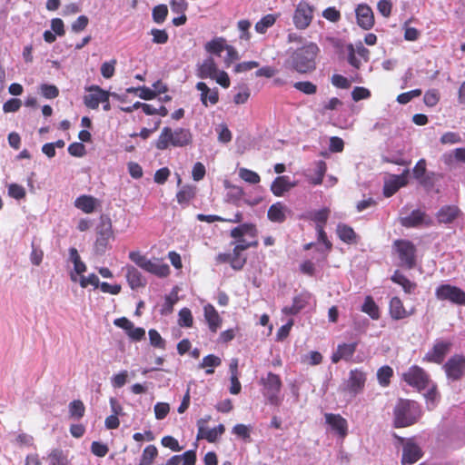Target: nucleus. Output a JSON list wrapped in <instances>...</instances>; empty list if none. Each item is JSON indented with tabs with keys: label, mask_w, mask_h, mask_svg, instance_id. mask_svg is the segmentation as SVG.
<instances>
[{
	"label": "nucleus",
	"mask_w": 465,
	"mask_h": 465,
	"mask_svg": "<svg viewBox=\"0 0 465 465\" xmlns=\"http://www.w3.org/2000/svg\"><path fill=\"white\" fill-rule=\"evenodd\" d=\"M238 174L241 179L251 184H257L261 181V177L256 172L244 167L239 169Z\"/></svg>",
	"instance_id": "42"
},
{
	"label": "nucleus",
	"mask_w": 465,
	"mask_h": 465,
	"mask_svg": "<svg viewBox=\"0 0 465 465\" xmlns=\"http://www.w3.org/2000/svg\"><path fill=\"white\" fill-rule=\"evenodd\" d=\"M329 213L330 210L328 208H323L312 213L311 219L316 223L315 227L325 226V223L329 217Z\"/></svg>",
	"instance_id": "44"
},
{
	"label": "nucleus",
	"mask_w": 465,
	"mask_h": 465,
	"mask_svg": "<svg viewBox=\"0 0 465 465\" xmlns=\"http://www.w3.org/2000/svg\"><path fill=\"white\" fill-rule=\"evenodd\" d=\"M393 374V371L390 366H382L377 371V378L381 386H387L390 379Z\"/></svg>",
	"instance_id": "48"
},
{
	"label": "nucleus",
	"mask_w": 465,
	"mask_h": 465,
	"mask_svg": "<svg viewBox=\"0 0 465 465\" xmlns=\"http://www.w3.org/2000/svg\"><path fill=\"white\" fill-rule=\"evenodd\" d=\"M325 422L331 430L341 438H344L348 433V422L346 419L340 414L325 413Z\"/></svg>",
	"instance_id": "18"
},
{
	"label": "nucleus",
	"mask_w": 465,
	"mask_h": 465,
	"mask_svg": "<svg viewBox=\"0 0 465 465\" xmlns=\"http://www.w3.org/2000/svg\"><path fill=\"white\" fill-rule=\"evenodd\" d=\"M326 170V163L323 161H318L316 163L315 175L310 179V182L314 185L321 184Z\"/></svg>",
	"instance_id": "47"
},
{
	"label": "nucleus",
	"mask_w": 465,
	"mask_h": 465,
	"mask_svg": "<svg viewBox=\"0 0 465 465\" xmlns=\"http://www.w3.org/2000/svg\"><path fill=\"white\" fill-rule=\"evenodd\" d=\"M393 248L400 259V265L411 269L416 263V247L407 240H396Z\"/></svg>",
	"instance_id": "5"
},
{
	"label": "nucleus",
	"mask_w": 465,
	"mask_h": 465,
	"mask_svg": "<svg viewBox=\"0 0 465 465\" xmlns=\"http://www.w3.org/2000/svg\"><path fill=\"white\" fill-rule=\"evenodd\" d=\"M365 381L366 374L362 371L358 369L351 370L348 379L341 384V391L353 398L362 391Z\"/></svg>",
	"instance_id": "7"
},
{
	"label": "nucleus",
	"mask_w": 465,
	"mask_h": 465,
	"mask_svg": "<svg viewBox=\"0 0 465 465\" xmlns=\"http://www.w3.org/2000/svg\"><path fill=\"white\" fill-rule=\"evenodd\" d=\"M79 283L82 288H86L89 284L93 285L94 288H98L100 281L97 275L91 273L88 276H81Z\"/></svg>",
	"instance_id": "57"
},
{
	"label": "nucleus",
	"mask_w": 465,
	"mask_h": 465,
	"mask_svg": "<svg viewBox=\"0 0 465 465\" xmlns=\"http://www.w3.org/2000/svg\"><path fill=\"white\" fill-rule=\"evenodd\" d=\"M443 370L449 380L458 381L465 374V356L452 355L443 365Z\"/></svg>",
	"instance_id": "10"
},
{
	"label": "nucleus",
	"mask_w": 465,
	"mask_h": 465,
	"mask_svg": "<svg viewBox=\"0 0 465 465\" xmlns=\"http://www.w3.org/2000/svg\"><path fill=\"white\" fill-rule=\"evenodd\" d=\"M461 142V137L458 133L447 132L440 137V143L442 144H454Z\"/></svg>",
	"instance_id": "56"
},
{
	"label": "nucleus",
	"mask_w": 465,
	"mask_h": 465,
	"mask_svg": "<svg viewBox=\"0 0 465 465\" xmlns=\"http://www.w3.org/2000/svg\"><path fill=\"white\" fill-rule=\"evenodd\" d=\"M8 195L15 200H21L25 197V189L17 183H10L7 186Z\"/></svg>",
	"instance_id": "51"
},
{
	"label": "nucleus",
	"mask_w": 465,
	"mask_h": 465,
	"mask_svg": "<svg viewBox=\"0 0 465 465\" xmlns=\"http://www.w3.org/2000/svg\"><path fill=\"white\" fill-rule=\"evenodd\" d=\"M361 311L367 313L371 319L377 320L380 317L379 307L371 296H367L361 306Z\"/></svg>",
	"instance_id": "37"
},
{
	"label": "nucleus",
	"mask_w": 465,
	"mask_h": 465,
	"mask_svg": "<svg viewBox=\"0 0 465 465\" xmlns=\"http://www.w3.org/2000/svg\"><path fill=\"white\" fill-rule=\"evenodd\" d=\"M203 311H204V317L208 323L209 329L213 332H216L222 323V319H221L220 315L218 314L215 308L211 304L205 305L203 308Z\"/></svg>",
	"instance_id": "29"
},
{
	"label": "nucleus",
	"mask_w": 465,
	"mask_h": 465,
	"mask_svg": "<svg viewBox=\"0 0 465 465\" xmlns=\"http://www.w3.org/2000/svg\"><path fill=\"white\" fill-rule=\"evenodd\" d=\"M451 346L450 341L436 340L433 347L425 354L423 361L440 364Z\"/></svg>",
	"instance_id": "11"
},
{
	"label": "nucleus",
	"mask_w": 465,
	"mask_h": 465,
	"mask_svg": "<svg viewBox=\"0 0 465 465\" xmlns=\"http://www.w3.org/2000/svg\"><path fill=\"white\" fill-rule=\"evenodd\" d=\"M422 457L420 447L413 440H409L403 445L401 462L403 465H411Z\"/></svg>",
	"instance_id": "17"
},
{
	"label": "nucleus",
	"mask_w": 465,
	"mask_h": 465,
	"mask_svg": "<svg viewBox=\"0 0 465 465\" xmlns=\"http://www.w3.org/2000/svg\"><path fill=\"white\" fill-rule=\"evenodd\" d=\"M292 66L297 72L305 74L315 68V60H293Z\"/></svg>",
	"instance_id": "46"
},
{
	"label": "nucleus",
	"mask_w": 465,
	"mask_h": 465,
	"mask_svg": "<svg viewBox=\"0 0 465 465\" xmlns=\"http://www.w3.org/2000/svg\"><path fill=\"white\" fill-rule=\"evenodd\" d=\"M294 88L305 94H313L317 91V86L312 82H296L293 84Z\"/></svg>",
	"instance_id": "53"
},
{
	"label": "nucleus",
	"mask_w": 465,
	"mask_h": 465,
	"mask_svg": "<svg viewBox=\"0 0 465 465\" xmlns=\"http://www.w3.org/2000/svg\"><path fill=\"white\" fill-rule=\"evenodd\" d=\"M337 234L339 238L346 243L356 242L357 235L354 230L345 223H339L337 225Z\"/></svg>",
	"instance_id": "34"
},
{
	"label": "nucleus",
	"mask_w": 465,
	"mask_h": 465,
	"mask_svg": "<svg viewBox=\"0 0 465 465\" xmlns=\"http://www.w3.org/2000/svg\"><path fill=\"white\" fill-rule=\"evenodd\" d=\"M198 76L215 80L217 84L224 88L230 85V79L227 73L219 70L214 64V60H203V62L198 65Z\"/></svg>",
	"instance_id": "4"
},
{
	"label": "nucleus",
	"mask_w": 465,
	"mask_h": 465,
	"mask_svg": "<svg viewBox=\"0 0 465 465\" xmlns=\"http://www.w3.org/2000/svg\"><path fill=\"white\" fill-rule=\"evenodd\" d=\"M404 381L410 385L418 390H423L428 386L429 376L419 366L411 367L404 374Z\"/></svg>",
	"instance_id": "13"
},
{
	"label": "nucleus",
	"mask_w": 465,
	"mask_h": 465,
	"mask_svg": "<svg viewBox=\"0 0 465 465\" xmlns=\"http://www.w3.org/2000/svg\"><path fill=\"white\" fill-rule=\"evenodd\" d=\"M157 454L158 450L154 445L146 446L143 451L139 465H152Z\"/></svg>",
	"instance_id": "41"
},
{
	"label": "nucleus",
	"mask_w": 465,
	"mask_h": 465,
	"mask_svg": "<svg viewBox=\"0 0 465 465\" xmlns=\"http://www.w3.org/2000/svg\"><path fill=\"white\" fill-rule=\"evenodd\" d=\"M408 171H405L401 175H392L390 179L385 181L383 186V194L386 197L392 196L401 187L404 186L407 183Z\"/></svg>",
	"instance_id": "22"
},
{
	"label": "nucleus",
	"mask_w": 465,
	"mask_h": 465,
	"mask_svg": "<svg viewBox=\"0 0 465 465\" xmlns=\"http://www.w3.org/2000/svg\"><path fill=\"white\" fill-rule=\"evenodd\" d=\"M245 235L251 238H255V228L252 224H242L231 231V236L235 239H240Z\"/></svg>",
	"instance_id": "39"
},
{
	"label": "nucleus",
	"mask_w": 465,
	"mask_h": 465,
	"mask_svg": "<svg viewBox=\"0 0 465 465\" xmlns=\"http://www.w3.org/2000/svg\"><path fill=\"white\" fill-rule=\"evenodd\" d=\"M263 385L265 390V395L268 398L270 403L278 404V394L282 387V381L280 377L277 374L269 372L267 374V377L263 379Z\"/></svg>",
	"instance_id": "14"
},
{
	"label": "nucleus",
	"mask_w": 465,
	"mask_h": 465,
	"mask_svg": "<svg viewBox=\"0 0 465 465\" xmlns=\"http://www.w3.org/2000/svg\"><path fill=\"white\" fill-rule=\"evenodd\" d=\"M127 376L128 372L127 371H123L117 374H114L111 378V383L114 388H121L123 387L126 381H127Z\"/></svg>",
	"instance_id": "61"
},
{
	"label": "nucleus",
	"mask_w": 465,
	"mask_h": 465,
	"mask_svg": "<svg viewBox=\"0 0 465 465\" xmlns=\"http://www.w3.org/2000/svg\"><path fill=\"white\" fill-rule=\"evenodd\" d=\"M125 271L126 281L132 290H136L146 285V279L142 272L133 265H126Z\"/></svg>",
	"instance_id": "21"
},
{
	"label": "nucleus",
	"mask_w": 465,
	"mask_h": 465,
	"mask_svg": "<svg viewBox=\"0 0 465 465\" xmlns=\"http://www.w3.org/2000/svg\"><path fill=\"white\" fill-rule=\"evenodd\" d=\"M314 6L306 1H301L296 5L293 14V24L298 29H306L312 21Z\"/></svg>",
	"instance_id": "9"
},
{
	"label": "nucleus",
	"mask_w": 465,
	"mask_h": 465,
	"mask_svg": "<svg viewBox=\"0 0 465 465\" xmlns=\"http://www.w3.org/2000/svg\"><path fill=\"white\" fill-rule=\"evenodd\" d=\"M196 89L201 92V102L203 105L215 104L218 102V92L215 89H210L203 82L196 84Z\"/></svg>",
	"instance_id": "27"
},
{
	"label": "nucleus",
	"mask_w": 465,
	"mask_h": 465,
	"mask_svg": "<svg viewBox=\"0 0 465 465\" xmlns=\"http://www.w3.org/2000/svg\"><path fill=\"white\" fill-rule=\"evenodd\" d=\"M357 24L364 30L371 29L374 25V15L371 8L365 5L361 4L357 6L356 10Z\"/></svg>",
	"instance_id": "19"
},
{
	"label": "nucleus",
	"mask_w": 465,
	"mask_h": 465,
	"mask_svg": "<svg viewBox=\"0 0 465 465\" xmlns=\"http://www.w3.org/2000/svg\"><path fill=\"white\" fill-rule=\"evenodd\" d=\"M98 204L97 199L91 195H80L74 201V206L85 213H92Z\"/></svg>",
	"instance_id": "31"
},
{
	"label": "nucleus",
	"mask_w": 465,
	"mask_h": 465,
	"mask_svg": "<svg viewBox=\"0 0 465 465\" xmlns=\"http://www.w3.org/2000/svg\"><path fill=\"white\" fill-rule=\"evenodd\" d=\"M246 259L242 256L241 252H236L235 249H233L232 253H231V259L229 262L231 266L234 270H241L245 264Z\"/></svg>",
	"instance_id": "55"
},
{
	"label": "nucleus",
	"mask_w": 465,
	"mask_h": 465,
	"mask_svg": "<svg viewBox=\"0 0 465 465\" xmlns=\"http://www.w3.org/2000/svg\"><path fill=\"white\" fill-rule=\"evenodd\" d=\"M225 430V428L223 424H219L214 428L201 427L198 429L197 432V440L205 439L209 442H215L218 438H220Z\"/></svg>",
	"instance_id": "26"
},
{
	"label": "nucleus",
	"mask_w": 465,
	"mask_h": 465,
	"mask_svg": "<svg viewBox=\"0 0 465 465\" xmlns=\"http://www.w3.org/2000/svg\"><path fill=\"white\" fill-rule=\"evenodd\" d=\"M314 303L312 294L308 292H302L293 298L292 305L284 306L282 309V313L284 315H296L302 310L314 305Z\"/></svg>",
	"instance_id": "12"
},
{
	"label": "nucleus",
	"mask_w": 465,
	"mask_h": 465,
	"mask_svg": "<svg viewBox=\"0 0 465 465\" xmlns=\"http://www.w3.org/2000/svg\"><path fill=\"white\" fill-rule=\"evenodd\" d=\"M85 91L89 94L84 96V104L93 110L97 109L102 102H105L106 93H108L98 85L86 86Z\"/></svg>",
	"instance_id": "16"
},
{
	"label": "nucleus",
	"mask_w": 465,
	"mask_h": 465,
	"mask_svg": "<svg viewBox=\"0 0 465 465\" xmlns=\"http://www.w3.org/2000/svg\"><path fill=\"white\" fill-rule=\"evenodd\" d=\"M322 16L332 23H337L341 19V13L335 7H328L322 11Z\"/></svg>",
	"instance_id": "62"
},
{
	"label": "nucleus",
	"mask_w": 465,
	"mask_h": 465,
	"mask_svg": "<svg viewBox=\"0 0 465 465\" xmlns=\"http://www.w3.org/2000/svg\"><path fill=\"white\" fill-rule=\"evenodd\" d=\"M13 442L19 447H33L34 437L30 434L20 432L15 436V439L13 440Z\"/></svg>",
	"instance_id": "52"
},
{
	"label": "nucleus",
	"mask_w": 465,
	"mask_h": 465,
	"mask_svg": "<svg viewBox=\"0 0 465 465\" xmlns=\"http://www.w3.org/2000/svg\"><path fill=\"white\" fill-rule=\"evenodd\" d=\"M292 211L281 202H277L270 206L268 210V218L273 223H283L287 215H290Z\"/></svg>",
	"instance_id": "24"
},
{
	"label": "nucleus",
	"mask_w": 465,
	"mask_h": 465,
	"mask_svg": "<svg viewBox=\"0 0 465 465\" xmlns=\"http://www.w3.org/2000/svg\"><path fill=\"white\" fill-rule=\"evenodd\" d=\"M389 312L393 320H402L412 314L411 312H408L401 300L399 297H393L391 299L389 303Z\"/></svg>",
	"instance_id": "25"
},
{
	"label": "nucleus",
	"mask_w": 465,
	"mask_h": 465,
	"mask_svg": "<svg viewBox=\"0 0 465 465\" xmlns=\"http://www.w3.org/2000/svg\"><path fill=\"white\" fill-rule=\"evenodd\" d=\"M170 407L168 403L165 402H157L154 405V414L157 420L164 419L169 413Z\"/></svg>",
	"instance_id": "63"
},
{
	"label": "nucleus",
	"mask_w": 465,
	"mask_h": 465,
	"mask_svg": "<svg viewBox=\"0 0 465 465\" xmlns=\"http://www.w3.org/2000/svg\"><path fill=\"white\" fill-rule=\"evenodd\" d=\"M178 324L181 327H192L193 325V315L191 311L188 308H183L180 310L178 314Z\"/></svg>",
	"instance_id": "50"
},
{
	"label": "nucleus",
	"mask_w": 465,
	"mask_h": 465,
	"mask_svg": "<svg viewBox=\"0 0 465 465\" xmlns=\"http://www.w3.org/2000/svg\"><path fill=\"white\" fill-rule=\"evenodd\" d=\"M204 49L211 55L222 57L224 54V58H237L238 54L235 48L223 37H214L204 45Z\"/></svg>",
	"instance_id": "6"
},
{
	"label": "nucleus",
	"mask_w": 465,
	"mask_h": 465,
	"mask_svg": "<svg viewBox=\"0 0 465 465\" xmlns=\"http://www.w3.org/2000/svg\"><path fill=\"white\" fill-rule=\"evenodd\" d=\"M222 363L221 359L218 356L213 354H209L203 358L202 362L199 367L203 369H206V374H213L214 372L213 368L220 366Z\"/></svg>",
	"instance_id": "36"
},
{
	"label": "nucleus",
	"mask_w": 465,
	"mask_h": 465,
	"mask_svg": "<svg viewBox=\"0 0 465 465\" xmlns=\"http://www.w3.org/2000/svg\"><path fill=\"white\" fill-rule=\"evenodd\" d=\"M371 96L369 89L361 86H356L351 92V97L355 102L362 99H368Z\"/></svg>",
	"instance_id": "60"
},
{
	"label": "nucleus",
	"mask_w": 465,
	"mask_h": 465,
	"mask_svg": "<svg viewBox=\"0 0 465 465\" xmlns=\"http://www.w3.org/2000/svg\"><path fill=\"white\" fill-rule=\"evenodd\" d=\"M128 257L137 267L159 278H164L170 274L169 265L158 258L149 259L139 251L130 252Z\"/></svg>",
	"instance_id": "3"
},
{
	"label": "nucleus",
	"mask_w": 465,
	"mask_h": 465,
	"mask_svg": "<svg viewBox=\"0 0 465 465\" xmlns=\"http://www.w3.org/2000/svg\"><path fill=\"white\" fill-rule=\"evenodd\" d=\"M393 423L396 428H403L416 423L421 416L420 405L410 400H400L393 410Z\"/></svg>",
	"instance_id": "2"
},
{
	"label": "nucleus",
	"mask_w": 465,
	"mask_h": 465,
	"mask_svg": "<svg viewBox=\"0 0 465 465\" xmlns=\"http://www.w3.org/2000/svg\"><path fill=\"white\" fill-rule=\"evenodd\" d=\"M276 21V17L273 15H267L263 16L260 21H258L255 25L256 32L260 34H264L267 29L274 25Z\"/></svg>",
	"instance_id": "43"
},
{
	"label": "nucleus",
	"mask_w": 465,
	"mask_h": 465,
	"mask_svg": "<svg viewBox=\"0 0 465 465\" xmlns=\"http://www.w3.org/2000/svg\"><path fill=\"white\" fill-rule=\"evenodd\" d=\"M148 335H149L150 344L152 346H153L155 348L162 349V350L165 349V345H166L165 340H163L162 338V336L156 330H154V329L149 330Z\"/></svg>",
	"instance_id": "49"
},
{
	"label": "nucleus",
	"mask_w": 465,
	"mask_h": 465,
	"mask_svg": "<svg viewBox=\"0 0 465 465\" xmlns=\"http://www.w3.org/2000/svg\"><path fill=\"white\" fill-rule=\"evenodd\" d=\"M41 94L47 99H53L58 96L59 90L55 85L45 84L41 85Z\"/></svg>",
	"instance_id": "58"
},
{
	"label": "nucleus",
	"mask_w": 465,
	"mask_h": 465,
	"mask_svg": "<svg viewBox=\"0 0 465 465\" xmlns=\"http://www.w3.org/2000/svg\"><path fill=\"white\" fill-rule=\"evenodd\" d=\"M251 22L246 19L240 20L237 23L238 30L240 31V39L248 41L251 37L250 34V28H251Z\"/></svg>",
	"instance_id": "54"
},
{
	"label": "nucleus",
	"mask_w": 465,
	"mask_h": 465,
	"mask_svg": "<svg viewBox=\"0 0 465 465\" xmlns=\"http://www.w3.org/2000/svg\"><path fill=\"white\" fill-rule=\"evenodd\" d=\"M299 58H312L319 53V47L312 42H306L301 48H298Z\"/></svg>",
	"instance_id": "38"
},
{
	"label": "nucleus",
	"mask_w": 465,
	"mask_h": 465,
	"mask_svg": "<svg viewBox=\"0 0 465 465\" xmlns=\"http://www.w3.org/2000/svg\"><path fill=\"white\" fill-rule=\"evenodd\" d=\"M460 210L457 206L447 205L440 209L437 218L440 223H449L454 221L459 215Z\"/></svg>",
	"instance_id": "32"
},
{
	"label": "nucleus",
	"mask_w": 465,
	"mask_h": 465,
	"mask_svg": "<svg viewBox=\"0 0 465 465\" xmlns=\"http://www.w3.org/2000/svg\"><path fill=\"white\" fill-rule=\"evenodd\" d=\"M294 321L292 319L288 320V322L278 330L276 333L277 341H283L286 339L289 336Z\"/></svg>",
	"instance_id": "59"
},
{
	"label": "nucleus",
	"mask_w": 465,
	"mask_h": 465,
	"mask_svg": "<svg viewBox=\"0 0 465 465\" xmlns=\"http://www.w3.org/2000/svg\"><path fill=\"white\" fill-rule=\"evenodd\" d=\"M391 281L401 285L406 293H413L417 288V284L410 281L405 275L396 271L391 276Z\"/></svg>",
	"instance_id": "33"
},
{
	"label": "nucleus",
	"mask_w": 465,
	"mask_h": 465,
	"mask_svg": "<svg viewBox=\"0 0 465 465\" xmlns=\"http://www.w3.org/2000/svg\"><path fill=\"white\" fill-rule=\"evenodd\" d=\"M331 84L338 88L348 89L351 82L341 74H333L331 76Z\"/></svg>",
	"instance_id": "64"
},
{
	"label": "nucleus",
	"mask_w": 465,
	"mask_h": 465,
	"mask_svg": "<svg viewBox=\"0 0 465 465\" xmlns=\"http://www.w3.org/2000/svg\"><path fill=\"white\" fill-rule=\"evenodd\" d=\"M358 342L341 343L337 346V350L331 355L333 363L339 362L341 360L350 361L356 351Z\"/></svg>",
	"instance_id": "20"
},
{
	"label": "nucleus",
	"mask_w": 465,
	"mask_h": 465,
	"mask_svg": "<svg viewBox=\"0 0 465 465\" xmlns=\"http://www.w3.org/2000/svg\"><path fill=\"white\" fill-rule=\"evenodd\" d=\"M193 141V135L189 129L178 127L172 129L171 127H163L158 139L155 142V147L163 151L170 146L184 147L189 145Z\"/></svg>",
	"instance_id": "1"
},
{
	"label": "nucleus",
	"mask_w": 465,
	"mask_h": 465,
	"mask_svg": "<svg viewBox=\"0 0 465 465\" xmlns=\"http://www.w3.org/2000/svg\"><path fill=\"white\" fill-rule=\"evenodd\" d=\"M435 296L440 301H448L458 305H465V292L457 286L441 284L435 290Z\"/></svg>",
	"instance_id": "8"
},
{
	"label": "nucleus",
	"mask_w": 465,
	"mask_h": 465,
	"mask_svg": "<svg viewBox=\"0 0 465 465\" xmlns=\"http://www.w3.org/2000/svg\"><path fill=\"white\" fill-rule=\"evenodd\" d=\"M197 188L195 185L185 184L176 193V199L180 205L186 207L190 202L195 197Z\"/></svg>",
	"instance_id": "28"
},
{
	"label": "nucleus",
	"mask_w": 465,
	"mask_h": 465,
	"mask_svg": "<svg viewBox=\"0 0 465 465\" xmlns=\"http://www.w3.org/2000/svg\"><path fill=\"white\" fill-rule=\"evenodd\" d=\"M47 460L50 465H70L67 454L61 449L52 450L47 456Z\"/></svg>",
	"instance_id": "35"
},
{
	"label": "nucleus",
	"mask_w": 465,
	"mask_h": 465,
	"mask_svg": "<svg viewBox=\"0 0 465 465\" xmlns=\"http://www.w3.org/2000/svg\"><path fill=\"white\" fill-rule=\"evenodd\" d=\"M113 237V232L111 230V225L103 228L97 235L94 249L97 253H104L108 246L110 239Z\"/></svg>",
	"instance_id": "30"
},
{
	"label": "nucleus",
	"mask_w": 465,
	"mask_h": 465,
	"mask_svg": "<svg viewBox=\"0 0 465 465\" xmlns=\"http://www.w3.org/2000/svg\"><path fill=\"white\" fill-rule=\"evenodd\" d=\"M400 223L403 227L415 228L430 225L431 219L424 212L417 209L409 215L401 217Z\"/></svg>",
	"instance_id": "15"
},
{
	"label": "nucleus",
	"mask_w": 465,
	"mask_h": 465,
	"mask_svg": "<svg viewBox=\"0 0 465 465\" xmlns=\"http://www.w3.org/2000/svg\"><path fill=\"white\" fill-rule=\"evenodd\" d=\"M296 184L297 183L292 181L289 176L282 175L275 178L274 181L272 183L271 191L275 196L280 197L282 196L284 193L295 187Z\"/></svg>",
	"instance_id": "23"
},
{
	"label": "nucleus",
	"mask_w": 465,
	"mask_h": 465,
	"mask_svg": "<svg viewBox=\"0 0 465 465\" xmlns=\"http://www.w3.org/2000/svg\"><path fill=\"white\" fill-rule=\"evenodd\" d=\"M167 15H168V8H167L166 5H163V4L158 5L153 8V12H152L153 20L156 24H163L165 21Z\"/></svg>",
	"instance_id": "45"
},
{
	"label": "nucleus",
	"mask_w": 465,
	"mask_h": 465,
	"mask_svg": "<svg viewBox=\"0 0 465 465\" xmlns=\"http://www.w3.org/2000/svg\"><path fill=\"white\" fill-rule=\"evenodd\" d=\"M85 412V407L80 400H74L69 403V415L71 419L79 420Z\"/></svg>",
	"instance_id": "40"
}]
</instances>
